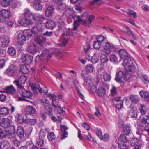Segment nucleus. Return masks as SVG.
Returning <instances> with one entry per match:
<instances>
[{
  "instance_id": "nucleus-1",
  "label": "nucleus",
  "mask_w": 149,
  "mask_h": 149,
  "mask_svg": "<svg viewBox=\"0 0 149 149\" xmlns=\"http://www.w3.org/2000/svg\"><path fill=\"white\" fill-rule=\"evenodd\" d=\"M93 48L95 49H99L102 46L104 52L108 54L110 52H115L118 51V49L113 44L107 42L106 38L102 36H98L93 44Z\"/></svg>"
},
{
  "instance_id": "nucleus-2",
  "label": "nucleus",
  "mask_w": 149,
  "mask_h": 149,
  "mask_svg": "<svg viewBox=\"0 0 149 149\" xmlns=\"http://www.w3.org/2000/svg\"><path fill=\"white\" fill-rule=\"evenodd\" d=\"M42 24L40 22L31 30V32L36 37V42L39 45L43 44L46 40L45 37L42 35L43 29L42 28Z\"/></svg>"
},
{
  "instance_id": "nucleus-3",
  "label": "nucleus",
  "mask_w": 149,
  "mask_h": 149,
  "mask_svg": "<svg viewBox=\"0 0 149 149\" xmlns=\"http://www.w3.org/2000/svg\"><path fill=\"white\" fill-rule=\"evenodd\" d=\"M83 15H82L81 17L75 15L72 16V18L74 20V27L73 29V30H77L80 23L86 26H89L91 24L92 21L95 18V16L94 15H91L88 17L86 18L84 20L83 19Z\"/></svg>"
},
{
  "instance_id": "nucleus-4",
  "label": "nucleus",
  "mask_w": 149,
  "mask_h": 149,
  "mask_svg": "<svg viewBox=\"0 0 149 149\" xmlns=\"http://www.w3.org/2000/svg\"><path fill=\"white\" fill-rule=\"evenodd\" d=\"M31 30L24 31L22 34H19L17 38V42L21 45L24 44L26 39H29L32 36Z\"/></svg>"
},
{
  "instance_id": "nucleus-5",
  "label": "nucleus",
  "mask_w": 149,
  "mask_h": 149,
  "mask_svg": "<svg viewBox=\"0 0 149 149\" xmlns=\"http://www.w3.org/2000/svg\"><path fill=\"white\" fill-rule=\"evenodd\" d=\"M14 83L18 86L19 91L20 92L22 93V95L23 97L29 99L32 97V94L30 91L25 90L24 87L19 83L18 80L14 81Z\"/></svg>"
},
{
  "instance_id": "nucleus-6",
  "label": "nucleus",
  "mask_w": 149,
  "mask_h": 149,
  "mask_svg": "<svg viewBox=\"0 0 149 149\" xmlns=\"http://www.w3.org/2000/svg\"><path fill=\"white\" fill-rule=\"evenodd\" d=\"M118 52L120 57L124 59L122 64L123 66L126 67L127 64L131 61V59L129 56L127 51L124 49H120L118 50Z\"/></svg>"
},
{
  "instance_id": "nucleus-7",
  "label": "nucleus",
  "mask_w": 149,
  "mask_h": 149,
  "mask_svg": "<svg viewBox=\"0 0 149 149\" xmlns=\"http://www.w3.org/2000/svg\"><path fill=\"white\" fill-rule=\"evenodd\" d=\"M52 52H50L47 49H44L42 50V53L41 55H38L36 56L35 60L36 61H40L42 60V57L44 56L47 55V60H49L52 56Z\"/></svg>"
},
{
  "instance_id": "nucleus-8",
  "label": "nucleus",
  "mask_w": 149,
  "mask_h": 149,
  "mask_svg": "<svg viewBox=\"0 0 149 149\" xmlns=\"http://www.w3.org/2000/svg\"><path fill=\"white\" fill-rule=\"evenodd\" d=\"M109 88V85H102L97 90L96 93L99 97H103L107 95V92H108Z\"/></svg>"
},
{
  "instance_id": "nucleus-9",
  "label": "nucleus",
  "mask_w": 149,
  "mask_h": 149,
  "mask_svg": "<svg viewBox=\"0 0 149 149\" xmlns=\"http://www.w3.org/2000/svg\"><path fill=\"white\" fill-rule=\"evenodd\" d=\"M129 75H130L127 72L120 71L116 73L115 79L116 82L119 83H121L122 82L121 80L122 78L124 77L125 79L127 80V78L129 77Z\"/></svg>"
},
{
  "instance_id": "nucleus-10",
  "label": "nucleus",
  "mask_w": 149,
  "mask_h": 149,
  "mask_svg": "<svg viewBox=\"0 0 149 149\" xmlns=\"http://www.w3.org/2000/svg\"><path fill=\"white\" fill-rule=\"evenodd\" d=\"M17 69V67L14 64H11L5 71L8 76L13 77L14 76Z\"/></svg>"
},
{
  "instance_id": "nucleus-11",
  "label": "nucleus",
  "mask_w": 149,
  "mask_h": 149,
  "mask_svg": "<svg viewBox=\"0 0 149 149\" xmlns=\"http://www.w3.org/2000/svg\"><path fill=\"white\" fill-rule=\"evenodd\" d=\"M33 59V57L28 54H23L21 57L22 62L27 65H29L31 63Z\"/></svg>"
},
{
  "instance_id": "nucleus-12",
  "label": "nucleus",
  "mask_w": 149,
  "mask_h": 149,
  "mask_svg": "<svg viewBox=\"0 0 149 149\" xmlns=\"http://www.w3.org/2000/svg\"><path fill=\"white\" fill-rule=\"evenodd\" d=\"M32 89L35 95H37L38 94V92L36 91V90H38L40 93H42L43 92L45 93L48 91V89L46 87L43 88V89H42L40 87V86L37 84H35L32 85L31 86Z\"/></svg>"
},
{
  "instance_id": "nucleus-13",
  "label": "nucleus",
  "mask_w": 149,
  "mask_h": 149,
  "mask_svg": "<svg viewBox=\"0 0 149 149\" xmlns=\"http://www.w3.org/2000/svg\"><path fill=\"white\" fill-rule=\"evenodd\" d=\"M72 35V33L70 31H68L66 34L64 33H63L61 36V42L60 43L61 45L63 46L65 45L68 42V37Z\"/></svg>"
},
{
  "instance_id": "nucleus-14",
  "label": "nucleus",
  "mask_w": 149,
  "mask_h": 149,
  "mask_svg": "<svg viewBox=\"0 0 149 149\" xmlns=\"http://www.w3.org/2000/svg\"><path fill=\"white\" fill-rule=\"evenodd\" d=\"M113 101L117 109H120L123 107V101L120 99V97L114 98Z\"/></svg>"
},
{
  "instance_id": "nucleus-15",
  "label": "nucleus",
  "mask_w": 149,
  "mask_h": 149,
  "mask_svg": "<svg viewBox=\"0 0 149 149\" xmlns=\"http://www.w3.org/2000/svg\"><path fill=\"white\" fill-rule=\"evenodd\" d=\"M41 0H33V7L36 10H40L42 9Z\"/></svg>"
},
{
  "instance_id": "nucleus-16",
  "label": "nucleus",
  "mask_w": 149,
  "mask_h": 149,
  "mask_svg": "<svg viewBox=\"0 0 149 149\" xmlns=\"http://www.w3.org/2000/svg\"><path fill=\"white\" fill-rule=\"evenodd\" d=\"M0 126L6 128L10 126V120L8 118H3L0 121Z\"/></svg>"
},
{
  "instance_id": "nucleus-17",
  "label": "nucleus",
  "mask_w": 149,
  "mask_h": 149,
  "mask_svg": "<svg viewBox=\"0 0 149 149\" xmlns=\"http://www.w3.org/2000/svg\"><path fill=\"white\" fill-rule=\"evenodd\" d=\"M28 52L32 54H35L39 50V47L35 44L32 45H29L28 47Z\"/></svg>"
},
{
  "instance_id": "nucleus-18",
  "label": "nucleus",
  "mask_w": 149,
  "mask_h": 149,
  "mask_svg": "<svg viewBox=\"0 0 149 149\" xmlns=\"http://www.w3.org/2000/svg\"><path fill=\"white\" fill-rule=\"evenodd\" d=\"M129 114L131 118H135L137 116V111L133 108L132 105L128 107Z\"/></svg>"
},
{
  "instance_id": "nucleus-19",
  "label": "nucleus",
  "mask_w": 149,
  "mask_h": 149,
  "mask_svg": "<svg viewBox=\"0 0 149 149\" xmlns=\"http://www.w3.org/2000/svg\"><path fill=\"white\" fill-rule=\"evenodd\" d=\"M0 13L4 19H8L11 16V13L9 10L3 9L1 10Z\"/></svg>"
},
{
  "instance_id": "nucleus-20",
  "label": "nucleus",
  "mask_w": 149,
  "mask_h": 149,
  "mask_svg": "<svg viewBox=\"0 0 149 149\" xmlns=\"http://www.w3.org/2000/svg\"><path fill=\"white\" fill-rule=\"evenodd\" d=\"M24 112L28 114H33L36 113V111L35 108L31 105L27 106L24 109Z\"/></svg>"
},
{
  "instance_id": "nucleus-21",
  "label": "nucleus",
  "mask_w": 149,
  "mask_h": 149,
  "mask_svg": "<svg viewBox=\"0 0 149 149\" xmlns=\"http://www.w3.org/2000/svg\"><path fill=\"white\" fill-rule=\"evenodd\" d=\"M5 91L3 92H6L8 94L13 95L16 92V89L13 85H11L5 87Z\"/></svg>"
},
{
  "instance_id": "nucleus-22",
  "label": "nucleus",
  "mask_w": 149,
  "mask_h": 149,
  "mask_svg": "<svg viewBox=\"0 0 149 149\" xmlns=\"http://www.w3.org/2000/svg\"><path fill=\"white\" fill-rule=\"evenodd\" d=\"M33 19L35 21L38 22L42 21L45 20V19L44 15H39L38 14H35L33 15Z\"/></svg>"
},
{
  "instance_id": "nucleus-23",
  "label": "nucleus",
  "mask_w": 149,
  "mask_h": 149,
  "mask_svg": "<svg viewBox=\"0 0 149 149\" xmlns=\"http://www.w3.org/2000/svg\"><path fill=\"white\" fill-rule=\"evenodd\" d=\"M101 52L98 50L96 52L94 55L92 56L91 60L92 62L93 63H95L98 62L99 61L98 58L101 54Z\"/></svg>"
},
{
  "instance_id": "nucleus-24",
  "label": "nucleus",
  "mask_w": 149,
  "mask_h": 149,
  "mask_svg": "<svg viewBox=\"0 0 149 149\" xmlns=\"http://www.w3.org/2000/svg\"><path fill=\"white\" fill-rule=\"evenodd\" d=\"M2 42V47H6L8 46L9 43V40L8 37L6 36H2L1 39Z\"/></svg>"
},
{
  "instance_id": "nucleus-25",
  "label": "nucleus",
  "mask_w": 149,
  "mask_h": 149,
  "mask_svg": "<svg viewBox=\"0 0 149 149\" xmlns=\"http://www.w3.org/2000/svg\"><path fill=\"white\" fill-rule=\"evenodd\" d=\"M60 129L62 132L63 133L61 137V139H63L67 137L68 133L66 130L68 129L67 127L65 125H62L60 126Z\"/></svg>"
},
{
  "instance_id": "nucleus-26",
  "label": "nucleus",
  "mask_w": 149,
  "mask_h": 149,
  "mask_svg": "<svg viewBox=\"0 0 149 149\" xmlns=\"http://www.w3.org/2000/svg\"><path fill=\"white\" fill-rule=\"evenodd\" d=\"M10 146L9 142L6 140H3L0 143L1 149H8Z\"/></svg>"
},
{
  "instance_id": "nucleus-27",
  "label": "nucleus",
  "mask_w": 149,
  "mask_h": 149,
  "mask_svg": "<svg viewBox=\"0 0 149 149\" xmlns=\"http://www.w3.org/2000/svg\"><path fill=\"white\" fill-rule=\"evenodd\" d=\"M54 8L52 6H50L47 8L46 12L45 15L47 17L52 16L54 12Z\"/></svg>"
},
{
  "instance_id": "nucleus-28",
  "label": "nucleus",
  "mask_w": 149,
  "mask_h": 149,
  "mask_svg": "<svg viewBox=\"0 0 149 149\" xmlns=\"http://www.w3.org/2000/svg\"><path fill=\"white\" fill-rule=\"evenodd\" d=\"M15 118L16 120L19 123H23L25 122L26 119L24 118L23 115L17 113L15 115Z\"/></svg>"
},
{
  "instance_id": "nucleus-29",
  "label": "nucleus",
  "mask_w": 149,
  "mask_h": 149,
  "mask_svg": "<svg viewBox=\"0 0 149 149\" xmlns=\"http://www.w3.org/2000/svg\"><path fill=\"white\" fill-rule=\"evenodd\" d=\"M17 133L18 136L20 138L22 139L24 138V130L22 126H19L18 127Z\"/></svg>"
},
{
  "instance_id": "nucleus-30",
  "label": "nucleus",
  "mask_w": 149,
  "mask_h": 149,
  "mask_svg": "<svg viewBox=\"0 0 149 149\" xmlns=\"http://www.w3.org/2000/svg\"><path fill=\"white\" fill-rule=\"evenodd\" d=\"M56 25V23L52 20H49L46 23V27L49 29H52Z\"/></svg>"
},
{
  "instance_id": "nucleus-31",
  "label": "nucleus",
  "mask_w": 149,
  "mask_h": 149,
  "mask_svg": "<svg viewBox=\"0 0 149 149\" xmlns=\"http://www.w3.org/2000/svg\"><path fill=\"white\" fill-rule=\"evenodd\" d=\"M139 94L141 97L145 98L147 101L149 102V93L148 92L142 90L140 91Z\"/></svg>"
},
{
  "instance_id": "nucleus-32",
  "label": "nucleus",
  "mask_w": 149,
  "mask_h": 149,
  "mask_svg": "<svg viewBox=\"0 0 149 149\" xmlns=\"http://www.w3.org/2000/svg\"><path fill=\"white\" fill-rule=\"evenodd\" d=\"M84 47L85 52L86 55L85 58L88 60H91L92 57L89 55L88 52L90 48V45L88 44H87Z\"/></svg>"
},
{
  "instance_id": "nucleus-33",
  "label": "nucleus",
  "mask_w": 149,
  "mask_h": 149,
  "mask_svg": "<svg viewBox=\"0 0 149 149\" xmlns=\"http://www.w3.org/2000/svg\"><path fill=\"white\" fill-rule=\"evenodd\" d=\"M31 20L27 18L23 19L20 22V24L23 26H26L28 25H31Z\"/></svg>"
},
{
  "instance_id": "nucleus-34",
  "label": "nucleus",
  "mask_w": 149,
  "mask_h": 149,
  "mask_svg": "<svg viewBox=\"0 0 149 149\" xmlns=\"http://www.w3.org/2000/svg\"><path fill=\"white\" fill-rule=\"evenodd\" d=\"M130 98L132 102L136 104L139 103L140 100L138 96L134 95H130Z\"/></svg>"
},
{
  "instance_id": "nucleus-35",
  "label": "nucleus",
  "mask_w": 149,
  "mask_h": 149,
  "mask_svg": "<svg viewBox=\"0 0 149 149\" xmlns=\"http://www.w3.org/2000/svg\"><path fill=\"white\" fill-rule=\"evenodd\" d=\"M55 2L58 5L57 8L63 9L66 7V5L65 3H62V0H56Z\"/></svg>"
},
{
  "instance_id": "nucleus-36",
  "label": "nucleus",
  "mask_w": 149,
  "mask_h": 149,
  "mask_svg": "<svg viewBox=\"0 0 149 149\" xmlns=\"http://www.w3.org/2000/svg\"><path fill=\"white\" fill-rule=\"evenodd\" d=\"M102 77L104 81H109L111 78V76L109 74L105 72H103L101 74Z\"/></svg>"
},
{
  "instance_id": "nucleus-37",
  "label": "nucleus",
  "mask_w": 149,
  "mask_h": 149,
  "mask_svg": "<svg viewBox=\"0 0 149 149\" xmlns=\"http://www.w3.org/2000/svg\"><path fill=\"white\" fill-rule=\"evenodd\" d=\"M63 10H65V14L68 16H70L72 13V8L66 5V7H65Z\"/></svg>"
},
{
  "instance_id": "nucleus-38",
  "label": "nucleus",
  "mask_w": 149,
  "mask_h": 149,
  "mask_svg": "<svg viewBox=\"0 0 149 149\" xmlns=\"http://www.w3.org/2000/svg\"><path fill=\"white\" fill-rule=\"evenodd\" d=\"M147 108L146 106L140 104L139 110L140 113L142 115H144L147 113Z\"/></svg>"
},
{
  "instance_id": "nucleus-39",
  "label": "nucleus",
  "mask_w": 149,
  "mask_h": 149,
  "mask_svg": "<svg viewBox=\"0 0 149 149\" xmlns=\"http://www.w3.org/2000/svg\"><path fill=\"white\" fill-rule=\"evenodd\" d=\"M123 131L124 133L126 134L127 135L130 132V127L128 125H124L123 127Z\"/></svg>"
},
{
  "instance_id": "nucleus-40",
  "label": "nucleus",
  "mask_w": 149,
  "mask_h": 149,
  "mask_svg": "<svg viewBox=\"0 0 149 149\" xmlns=\"http://www.w3.org/2000/svg\"><path fill=\"white\" fill-rule=\"evenodd\" d=\"M141 123L143 125L145 124H146L147 125L149 124V115H146L145 116Z\"/></svg>"
},
{
  "instance_id": "nucleus-41",
  "label": "nucleus",
  "mask_w": 149,
  "mask_h": 149,
  "mask_svg": "<svg viewBox=\"0 0 149 149\" xmlns=\"http://www.w3.org/2000/svg\"><path fill=\"white\" fill-rule=\"evenodd\" d=\"M20 70L23 74L28 73L29 72V70L28 68L25 65H21Z\"/></svg>"
},
{
  "instance_id": "nucleus-42",
  "label": "nucleus",
  "mask_w": 149,
  "mask_h": 149,
  "mask_svg": "<svg viewBox=\"0 0 149 149\" xmlns=\"http://www.w3.org/2000/svg\"><path fill=\"white\" fill-rule=\"evenodd\" d=\"M9 109L7 108H2L0 109V114L6 115L8 114Z\"/></svg>"
},
{
  "instance_id": "nucleus-43",
  "label": "nucleus",
  "mask_w": 149,
  "mask_h": 149,
  "mask_svg": "<svg viewBox=\"0 0 149 149\" xmlns=\"http://www.w3.org/2000/svg\"><path fill=\"white\" fill-rule=\"evenodd\" d=\"M85 68L87 72L91 73L93 72L94 67L92 65L90 64L85 66Z\"/></svg>"
},
{
  "instance_id": "nucleus-44",
  "label": "nucleus",
  "mask_w": 149,
  "mask_h": 149,
  "mask_svg": "<svg viewBox=\"0 0 149 149\" xmlns=\"http://www.w3.org/2000/svg\"><path fill=\"white\" fill-rule=\"evenodd\" d=\"M7 135V132L5 130L0 128V138H5Z\"/></svg>"
},
{
  "instance_id": "nucleus-45",
  "label": "nucleus",
  "mask_w": 149,
  "mask_h": 149,
  "mask_svg": "<svg viewBox=\"0 0 149 149\" xmlns=\"http://www.w3.org/2000/svg\"><path fill=\"white\" fill-rule=\"evenodd\" d=\"M8 53L10 55L14 56L16 54V50L12 47H9L8 49Z\"/></svg>"
},
{
  "instance_id": "nucleus-46",
  "label": "nucleus",
  "mask_w": 149,
  "mask_h": 149,
  "mask_svg": "<svg viewBox=\"0 0 149 149\" xmlns=\"http://www.w3.org/2000/svg\"><path fill=\"white\" fill-rule=\"evenodd\" d=\"M127 13L130 17H131L132 16L134 18H136V13L133 10L130 9H128Z\"/></svg>"
},
{
  "instance_id": "nucleus-47",
  "label": "nucleus",
  "mask_w": 149,
  "mask_h": 149,
  "mask_svg": "<svg viewBox=\"0 0 149 149\" xmlns=\"http://www.w3.org/2000/svg\"><path fill=\"white\" fill-rule=\"evenodd\" d=\"M36 123V121L35 119H26L25 123L29 124L30 125H32L35 124Z\"/></svg>"
},
{
  "instance_id": "nucleus-48",
  "label": "nucleus",
  "mask_w": 149,
  "mask_h": 149,
  "mask_svg": "<svg viewBox=\"0 0 149 149\" xmlns=\"http://www.w3.org/2000/svg\"><path fill=\"white\" fill-rule=\"evenodd\" d=\"M1 6L4 7H7L10 5V2L7 0H2L1 2Z\"/></svg>"
},
{
  "instance_id": "nucleus-49",
  "label": "nucleus",
  "mask_w": 149,
  "mask_h": 149,
  "mask_svg": "<svg viewBox=\"0 0 149 149\" xmlns=\"http://www.w3.org/2000/svg\"><path fill=\"white\" fill-rule=\"evenodd\" d=\"M111 95L112 96H115L117 94V89L114 86H113L110 90Z\"/></svg>"
},
{
  "instance_id": "nucleus-50",
  "label": "nucleus",
  "mask_w": 149,
  "mask_h": 149,
  "mask_svg": "<svg viewBox=\"0 0 149 149\" xmlns=\"http://www.w3.org/2000/svg\"><path fill=\"white\" fill-rule=\"evenodd\" d=\"M100 60L102 63H106L108 60L107 56L105 54H102L101 55Z\"/></svg>"
},
{
  "instance_id": "nucleus-51",
  "label": "nucleus",
  "mask_w": 149,
  "mask_h": 149,
  "mask_svg": "<svg viewBox=\"0 0 149 149\" xmlns=\"http://www.w3.org/2000/svg\"><path fill=\"white\" fill-rule=\"evenodd\" d=\"M141 79L145 84L149 83V79L148 76L146 75H143L140 77Z\"/></svg>"
},
{
  "instance_id": "nucleus-52",
  "label": "nucleus",
  "mask_w": 149,
  "mask_h": 149,
  "mask_svg": "<svg viewBox=\"0 0 149 149\" xmlns=\"http://www.w3.org/2000/svg\"><path fill=\"white\" fill-rule=\"evenodd\" d=\"M52 99V104L53 106L55 108L58 107L59 106L58 105L59 100L57 99H55L54 98Z\"/></svg>"
},
{
  "instance_id": "nucleus-53",
  "label": "nucleus",
  "mask_w": 149,
  "mask_h": 149,
  "mask_svg": "<svg viewBox=\"0 0 149 149\" xmlns=\"http://www.w3.org/2000/svg\"><path fill=\"white\" fill-rule=\"evenodd\" d=\"M27 79V77L24 75H22L21 76L19 79V80H17L20 84L19 82L21 83L22 84H24L25 81H26Z\"/></svg>"
},
{
  "instance_id": "nucleus-54",
  "label": "nucleus",
  "mask_w": 149,
  "mask_h": 149,
  "mask_svg": "<svg viewBox=\"0 0 149 149\" xmlns=\"http://www.w3.org/2000/svg\"><path fill=\"white\" fill-rule=\"evenodd\" d=\"M24 15L26 18H29L30 16H33L32 13L29 9H26L25 10L24 13Z\"/></svg>"
},
{
  "instance_id": "nucleus-55",
  "label": "nucleus",
  "mask_w": 149,
  "mask_h": 149,
  "mask_svg": "<svg viewBox=\"0 0 149 149\" xmlns=\"http://www.w3.org/2000/svg\"><path fill=\"white\" fill-rule=\"evenodd\" d=\"M139 142V140L137 138H134L130 141L131 145L132 146L138 144Z\"/></svg>"
},
{
  "instance_id": "nucleus-56",
  "label": "nucleus",
  "mask_w": 149,
  "mask_h": 149,
  "mask_svg": "<svg viewBox=\"0 0 149 149\" xmlns=\"http://www.w3.org/2000/svg\"><path fill=\"white\" fill-rule=\"evenodd\" d=\"M55 135L53 132L49 133L47 135V137L48 139L52 141L55 138Z\"/></svg>"
},
{
  "instance_id": "nucleus-57",
  "label": "nucleus",
  "mask_w": 149,
  "mask_h": 149,
  "mask_svg": "<svg viewBox=\"0 0 149 149\" xmlns=\"http://www.w3.org/2000/svg\"><path fill=\"white\" fill-rule=\"evenodd\" d=\"M6 55V52L5 49L2 47L0 48V56L1 57H5Z\"/></svg>"
},
{
  "instance_id": "nucleus-58",
  "label": "nucleus",
  "mask_w": 149,
  "mask_h": 149,
  "mask_svg": "<svg viewBox=\"0 0 149 149\" xmlns=\"http://www.w3.org/2000/svg\"><path fill=\"white\" fill-rule=\"evenodd\" d=\"M110 58L111 61L113 62L116 61L118 60L117 56L114 54H111Z\"/></svg>"
},
{
  "instance_id": "nucleus-59",
  "label": "nucleus",
  "mask_w": 149,
  "mask_h": 149,
  "mask_svg": "<svg viewBox=\"0 0 149 149\" xmlns=\"http://www.w3.org/2000/svg\"><path fill=\"white\" fill-rule=\"evenodd\" d=\"M118 140L121 142L125 143L127 141V140L125 136L124 135H121L119 137Z\"/></svg>"
},
{
  "instance_id": "nucleus-60",
  "label": "nucleus",
  "mask_w": 149,
  "mask_h": 149,
  "mask_svg": "<svg viewBox=\"0 0 149 149\" xmlns=\"http://www.w3.org/2000/svg\"><path fill=\"white\" fill-rule=\"evenodd\" d=\"M104 68V65L103 63H100L97 66V69L98 72H101Z\"/></svg>"
},
{
  "instance_id": "nucleus-61",
  "label": "nucleus",
  "mask_w": 149,
  "mask_h": 149,
  "mask_svg": "<svg viewBox=\"0 0 149 149\" xmlns=\"http://www.w3.org/2000/svg\"><path fill=\"white\" fill-rule=\"evenodd\" d=\"M109 139V136L108 134L106 133L103 136H102L100 139L101 140H103L104 141H106L108 140Z\"/></svg>"
},
{
  "instance_id": "nucleus-62",
  "label": "nucleus",
  "mask_w": 149,
  "mask_h": 149,
  "mask_svg": "<svg viewBox=\"0 0 149 149\" xmlns=\"http://www.w3.org/2000/svg\"><path fill=\"white\" fill-rule=\"evenodd\" d=\"M127 31H125V33L127 34L129 37H131L133 34V33L131 29L128 27H126Z\"/></svg>"
},
{
  "instance_id": "nucleus-63",
  "label": "nucleus",
  "mask_w": 149,
  "mask_h": 149,
  "mask_svg": "<svg viewBox=\"0 0 149 149\" xmlns=\"http://www.w3.org/2000/svg\"><path fill=\"white\" fill-rule=\"evenodd\" d=\"M84 80L85 81V82L86 84L87 85L90 86L93 85V83L90 79H88L86 77L85 79H84Z\"/></svg>"
},
{
  "instance_id": "nucleus-64",
  "label": "nucleus",
  "mask_w": 149,
  "mask_h": 149,
  "mask_svg": "<svg viewBox=\"0 0 149 149\" xmlns=\"http://www.w3.org/2000/svg\"><path fill=\"white\" fill-rule=\"evenodd\" d=\"M36 141L38 144L40 146H42L43 145L44 143L43 139L39 138L37 139Z\"/></svg>"
}]
</instances>
